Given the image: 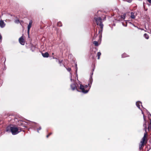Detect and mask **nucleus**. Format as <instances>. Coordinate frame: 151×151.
<instances>
[{"mask_svg": "<svg viewBox=\"0 0 151 151\" xmlns=\"http://www.w3.org/2000/svg\"><path fill=\"white\" fill-rule=\"evenodd\" d=\"M12 128V127L8 126L6 129V131L8 132H11V129Z\"/></svg>", "mask_w": 151, "mask_h": 151, "instance_id": "11", "label": "nucleus"}, {"mask_svg": "<svg viewBox=\"0 0 151 151\" xmlns=\"http://www.w3.org/2000/svg\"><path fill=\"white\" fill-rule=\"evenodd\" d=\"M5 26V24L4 23V21L1 20L0 21V26L3 28Z\"/></svg>", "mask_w": 151, "mask_h": 151, "instance_id": "10", "label": "nucleus"}, {"mask_svg": "<svg viewBox=\"0 0 151 151\" xmlns=\"http://www.w3.org/2000/svg\"><path fill=\"white\" fill-rule=\"evenodd\" d=\"M148 129L149 131L151 130V121H150V123L149 124Z\"/></svg>", "mask_w": 151, "mask_h": 151, "instance_id": "13", "label": "nucleus"}, {"mask_svg": "<svg viewBox=\"0 0 151 151\" xmlns=\"http://www.w3.org/2000/svg\"><path fill=\"white\" fill-rule=\"evenodd\" d=\"M93 44L96 46H97L99 45L98 42L96 41H94L93 43Z\"/></svg>", "mask_w": 151, "mask_h": 151, "instance_id": "20", "label": "nucleus"}, {"mask_svg": "<svg viewBox=\"0 0 151 151\" xmlns=\"http://www.w3.org/2000/svg\"><path fill=\"white\" fill-rule=\"evenodd\" d=\"M144 36L147 39H148L149 37L148 35L146 33H145L144 34Z\"/></svg>", "mask_w": 151, "mask_h": 151, "instance_id": "14", "label": "nucleus"}, {"mask_svg": "<svg viewBox=\"0 0 151 151\" xmlns=\"http://www.w3.org/2000/svg\"><path fill=\"white\" fill-rule=\"evenodd\" d=\"M70 87L73 90H74L76 89V84L74 83L70 85Z\"/></svg>", "mask_w": 151, "mask_h": 151, "instance_id": "7", "label": "nucleus"}, {"mask_svg": "<svg viewBox=\"0 0 151 151\" xmlns=\"http://www.w3.org/2000/svg\"><path fill=\"white\" fill-rule=\"evenodd\" d=\"M20 126H22L23 127H25V126L24 125H23V124L22 123H21L20 125H19Z\"/></svg>", "mask_w": 151, "mask_h": 151, "instance_id": "27", "label": "nucleus"}, {"mask_svg": "<svg viewBox=\"0 0 151 151\" xmlns=\"http://www.w3.org/2000/svg\"><path fill=\"white\" fill-rule=\"evenodd\" d=\"M143 117H144V120L145 121V123L144 124H143V126L144 127H145V132H147V128L146 127V118L145 117L144 115L143 116Z\"/></svg>", "mask_w": 151, "mask_h": 151, "instance_id": "9", "label": "nucleus"}, {"mask_svg": "<svg viewBox=\"0 0 151 151\" xmlns=\"http://www.w3.org/2000/svg\"><path fill=\"white\" fill-rule=\"evenodd\" d=\"M147 1L150 3L151 4V0H147Z\"/></svg>", "mask_w": 151, "mask_h": 151, "instance_id": "28", "label": "nucleus"}, {"mask_svg": "<svg viewBox=\"0 0 151 151\" xmlns=\"http://www.w3.org/2000/svg\"><path fill=\"white\" fill-rule=\"evenodd\" d=\"M126 15V14L124 13L123 15L121 16V18L123 19H125Z\"/></svg>", "mask_w": 151, "mask_h": 151, "instance_id": "22", "label": "nucleus"}, {"mask_svg": "<svg viewBox=\"0 0 151 151\" xmlns=\"http://www.w3.org/2000/svg\"><path fill=\"white\" fill-rule=\"evenodd\" d=\"M76 89H77V91H78V89H77V88Z\"/></svg>", "mask_w": 151, "mask_h": 151, "instance_id": "34", "label": "nucleus"}, {"mask_svg": "<svg viewBox=\"0 0 151 151\" xmlns=\"http://www.w3.org/2000/svg\"><path fill=\"white\" fill-rule=\"evenodd\" d=\"M97 30L96 29V32L95 33L94 36L93 37V39H92L93 40H95L96 37H97Z\"/></svg>", "mask_w": 151, "mask_h": 151, "instance_id": "15", "label": "nucleus"}, {"mask_svg": "<svg viewBox=\"0 0 151 151\" xmlns=\"http://www.w3.org/2000/svg\"><path fill=\"white\" fill-rule=\"evenodd\" d=\"M2 38V37L1 36V35L0 34V40Z\"/></svg>", "mask_w": 151, "mask_h": 151, "instance_id": "29", "label": "nucleus"}, {"mask_svg": "<svg viewBox=\"0 0 151 151\" xmlns=\"http://www.w3.org/2000/svg\"><path fill=\"white\" fill-rule=\"evenodd\" d=\"M41 127H40L38 128L37 129V131L38 132H39V130H41Z\"/></svg>", "mask_w": 151, "mask_h": 151, "instance_id": "26", "label": "nucleus"}, {"mask_svg": "<svg viewBox=\"0 0 151 151\" xmlns=\"http://www.w3.org/2000/svg\"><path fill=\"white\" fill-rule=\"evenodd\" d=\"M15 22L17 24H18L19 22V19H17L15 21Z\"/></svg>", "mask_w": 151, "mask_h": 151, "instance_id": "25", "label": "nucleus"}, {"mask_svg": "<svg viewBox=\"0 0 151 151\" xmlns=\"http://www.w3.org/2000/svg\"><path fill=\"white\" fill-rule=\"evenodd\" d=\"M52 134V132H50L47 135L46 137L48 138L50 135Z\"/></svg>", "mask_w": 151, "mask_h": 151, "instance_id": "23", "label": "nucleus"}, {"mask_svg": "<svg viewBox=\"0 0 151 151\" xmlns=\"http://www.w3.org/2000/svg\"><path fill=\"white\" fill-rule=\"evenodd\" d=\"M94 68H93V70H93V71H94Z\"/></svg>", "mask_w": 151, "mask_h": 151, "instance_id": "31", "label": "nucleus"}, {"mask_svg": "<svg viewBox=\"0 0 151 151\" xmlns=\"http://www.w3.org/2000/svg\"><path fill=\"white\" fill-rule=\"evenodd\" d=\"M147 136V132H145L144 136L140 141V144L139 145V149L140 150L142 149H143L144 145H145L147 143L148 140Z\"/></svg>", "mask_w": 151, "mask_h": 151, "instance_id": "3", "label": "nucleus"}, {"mask_svg": "<svg viewBox=\"0 0 151 151\" xmlns=\"http://www.w3.org/2000/svg\"><path fill=\"white\" fill-rule=\"evenodd\" d=\"M93 79L92 76H91L89 78L88 85H86L85 86L82 84L80 85V89L81 90V91L85 94L87 93L90 88Z\"/></svg>", "mask_w": 151, "mask_h": 151, "instance_id": "1", "label": "nucleus"}, {"mask_svg": "<svg viewBox=\"0 0 151 151\" xmlns=\"http://www.w3.org/2000/svg\"><path fill=\"white\" fill-rule=\"evenodd\" d=\"M94 20H95L96 24L99 25L100 26V29L99 31V37L100 38L101 37L102 33V32L103 29L104 25L102 24V19L101 17L96 18L95 17L94 18Z\"/></svg>", "mask_w": 151, "mask_h": 151, "instance_id": "2", "label": "nucleus"}, {"mask_svg": "<svg viewBox=\"0 0 151 151\" xmlns=\"http://www.w3.org/2000/svg\"><path fill=\"white\" fill-rule=\"evenodd\" d=\"M101 55V53L100 52H98L97 53V56H98L97 59H100V56Z\"/></svg>", "mask_w": 151, "mask_h": 151, "instance_id": "21", "label": "nucleus"}, {"mask_svg": "<svg viewBox=\"0 0 151 151\" xmlns=\"http://www.w3.org/2000/svg\"><path fill=\"white\" fill-rule=\"evenodd\" d=\"M141 103L140 101H137L136 103V105L139 108H140V104H141Z\"/></svg>", "mask_w": 151, "mask_h": 151, "instance_id": "12", "label": "nucleus"}, {"mask_svg": "<svg viewBox=\"0 0 151 151\" xmlns=\"http://www.w3.org/2000/svg\"><path fill=\"white\" fill-rule=\"evenodd\" d=\"M53 58L56 59L57 60L56 61H58L59 62V63L60 64V65L61 66V64L63 62V60H58V59L57 58H54V57H53Z\"/></svg>", "mask_w": 151, "mask_h": 151, "instance_id": "16", "label": "nucleus"}, {"mask_svg": "<svg viewBox=\"0 0 151 151\" xmlns=\"http://www.w3.org/2000/svg\"><path fill=\"white\" fill-rule=\"evenodd\" d=\"M93 74V73H92V75Z\"/></svg>", "mask_w": 151, "mask_h": 151, "instance_id": "32", "label": "nucleus"}, {"mask_svg": "<svg viewBox=\"0 0 151 151\" xmlns=\"http://www.w3.org/2000/svg\"><path fill=\"white\" fill-rule=\"evenodd\" d=\"M66 68V69L69 72H70L71 70V68Z\"/></svg>", "mask_w": 151, "mask_h": 151, "instance_id": "24", "label": "nucleus"}, {"mask_svg": "<svg viewBox=\"0 0 151 151\" xmlns=\"http://www.w3.org/2000/svg\"><path fill=\"white\" fill-rule=\"evenodd\" d=\"M57 26L58 27H61L62 25V23L60 22H58L57 24Z\"/></svg>", "mask_w": 151, "mask_h": 151, "instance_id": "18", "label": "nucleus"}, {"mask_svg": "<svg viewBox=\"0 0 151 151\" xmlns=\"http://www.w3.org/2000/svg\"><path fill=\"white\" fill-rule=\"evenodd\" d=\"M131 17L133 19H134L135 17V16L134 15V14L132 12L131 13Z\"/></svg>", "mask_w": 151, "mask_h": 151, "instance_id": "19", "label": "nucleus"}, {"mask_svg": "<svg viewBox=\"0 0 151 151\" xmlns=\"http://www.w3.org/2000/svg\"><path fill=\"white\" fill-rule=\"evenodd\" d=\"M42 56L45 58H47L49 56V54L47 52H46L45 53H42Z\"/></svg>", "mask_w": 151, "mask_h": 151, "instance_id": "8", "label": "nucleus"}, {"mask_svg": "<svg viewBox=\"0 0 151 151\" xmlns=\"http://www.w3.org/2000/svg\"><path fill=\"white\" fill-rule=\"evenodd\" d=\"M21 131V128L19 127H12L11 129V132L13 135L17 134Z\"/></svg>", "mask_w": 151, "mask_h": 151, "instance_id": "4", "label": "nucleus"}, {"mask_svg": "<svg viewBox=\"0 0 151 151\" xmlns=\"http://www.w3.org/2000/svg\"><path fill=\"white\" fill-rule=\"evenodd\" d=\"M76 89H77V91H78V89H77V88Z\"/></svg>", "mask_w": 151, "mask_h": 151, "instance_id": "33", "label": "nucleus"}, {"mask_svg": "<svg viewBox=\"0 0 151 151\" xmlns=\"http://www.w3.org/2000/svg\"><path fill=\"white\" fill-rule=\"evenodd\" d=\"M32 20H30L29 21V24L27 27V32L28 34H29L30 29L31 27L32 24Z\"/></svg>", "mask_w": 151, "mask_h": 151, "instance_id": "6", "label": "nucleus"}, {"mask_svg": "<svg viewBox=\"0 0 151 151\" xmlns=\"http://www.w3.org/2000/svg\"><path fill=\"white\" fill-rule=\"evenodd\" d=\"M19 41L21 44L24 45L25 44V41L22 36L19 39Z\"/></svg>", "mask_w": 151, "mask_h": 151, "instance_id": "5", "label": "nucleus"}, {"mask_svg": "<svg viewBox=\"0 0 151 151\" xmlns=\"http://www.w3.org/2000/svg\"><path fill=\"white\" fill-rule=\"evenodd\" d=\"M129 2H131V1H130V0H129Z\"/></svg>", "mask_w": 151, "mask_h": 151, "instance_id": "30", "label": "nucleus"}, {"mask_svg": "<svg viewBox=\"0 0 151 151\" xmlns=\"http://www.w3.org/2000/svg\"><path fill=\"white\" fill-rule=\"evenodd\" d=\"M129 56L125 53H124L122 55V57L123 58L128 57Z\"/></svg>", "mask_w": 151, "mask_h": 151, "instance_id": "17", "label": "nucleus"}]
</instances>
